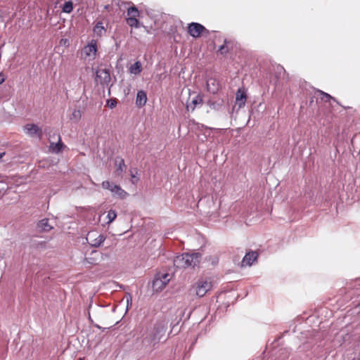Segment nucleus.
Segmentation results:
<instances>
[{
	"label": "nucleus",
	"instance_id": "obj_1",
	"mask_svg": "<svg viewBox=\"0 0 360 360\" xmlns=\"http://www.w3.org/2000/svg\"><path fill=\"white\" fill-rule=\"evenodd\" d=\"M201 254L198 252L183 253L174 259V265L177 268L194 267L200 263Z\"/></svg>",
	"mask_w": 360,
	"mask_h": 360
},
{
	"label": "nucleus",
	"instance_id": "obj_2",
	"mask_svg": "<svg viewBox=\"0 0 360 360\" xmlns=\"http://www.w3.org/2000/svg\"><path fill=\"white\" fill-rule=\"evenodd\" d=\"M172 276L168 273H158L152 283V288L154 291H162L170 281Z\"/></svg>",
	"mask_w": 360,
	"mask_h": 360
},
{
	"label": "nucleus",
	"instance_id": "obj_3",
	"mask_svg": "<svg viewBox=\"0 0 360 360\" xmlns=\"http://www.w3.org/2000/svg\"><path fill=\"white\" fill-rule=\"evenodd\" d=\"M195 295L199 297H202L207 292L212 290V283L207 278L199 279L193 285Z\"/></svg>",
	"mask_w": 360,
	"mask_h": 360
},
{
	"label": "nucleus",
	"instance_id": "obj_4",
	"mask_svg": "<svg viewBox=\"0 0 360 360\" xmlns=\"http://www.w3.org/2000/svg\"><path fill=\"white\" fill-rule=\"evenodd\" d=\"M102 187L104 189L109 190L113 194V195L117 196L120 199H124L128 195V193L120 186L114 184L109 181H103Z\"/></svg>",
	"mask_w": 360,
	"mask_h": 360
},
{
	"label": "nucleus",
	"instance_id": "obj_5",
	"mask_svg": "<svg viewBox=\"0 0 360 360\" xmlns=\"http://www.w3.org/2000/svg\"><path fill=\"white\" fill-rule=\"evenodd\" d=\"M111 77L109 70L106 68H98L96 72V82L102 86H108Z\"/></svg>",
	"mask_w": 360,
	"mask_h": 360
},
{
	"label": "nucleus",
	"instance_id": "obj_6",
	"mask_svg": "<svg viewBox=\"0 0 360 360\" xmlns=\"http://www.w3.org/2000/svg\"><path fill=\"white\" fill-rule=\"evenodd\" d=\"M89 244L92 247H100L105 241V236L96 231H90L86 238Z\"/></svg>",
	"mask_w": 360,
	"mask_h": 360
},
{
	"label": "nucleus",
	"instance_id": "obj_7",
	"mask_svg": "<svg viewBox=\"0 0 360 360\" xmlns=\"http://www.w3.org/2000/svg\"><path fill=\"white\" fill-rule=\"evenodd\" d=\"M202 98L199 94L189 92V98L186 102V110L188 111H193L198 105H202Z\"/></svg>",
	"mask_w": 360,
	"mask_h": 360
},
{
	"label": "nucleus",
	"instance_id": "obj_8",
	"mask_svg": "<svg viewBox=\"0 0 360 360\" xmlns=\"http://www.w3.org/2000/svg\"><path fill=\"white\" fill-rule=\"evenodd\" d=\"M96 52L97 41L95 39H91L83 49V53L85 57L89 58L90 60H94L95 58Z\"/></svg>",
	"mask_w": 360,
	"mask_h": 360
},
{
	"label": "nucleus",
	"instance_id": "obj_9",
	"mask_svg": "<svg viewBox=\"0 0 360 360\" xmlns=\"http://www.w3.org/2000/svg\"><path fill=\"white\" fill-rule=\"evenodd\" d=\"M205 30V27L198 22H191L188 25V32L194 38L199 37Z\"/></svg>",
	"mask_w": 360,
	"mask_h": 360
},
{
	"label": "nucleus",
	"instance_id": "obj_10",
	"mask_svg": "<svg viewBox=\"0 0 360 360\" xmlns=\"http://www.w3.org/2000/svg\"><path fill=\"white\" fill-rule=\"evenodd\" d=\"M23 130L26 134L32 137L37 136L41 138L42 136L41 129L34 124H27L24 127Z\"/></svg>",
	"mask_w": 360,
	"mask_h": 360
},
{
	"label": "nucleus",
	"instance_id": "obj_11",
	"mask_svg": "<svg viewBox=\"0 0 360 360\" xmlns=\"http://www.w3.org/2000/svg\"><path fill=\"white\" fill-rule=\"evenodd\" d=\"M246 101V92L243 89H238L236 94V104L238 106L239 108H241L245 106Z\"/></svg>",
	"mask_w": 360,
	"mask_h": 360
},
{
	"label": "nucleus",
	"instance_id": "obj_12",
	"mask_svg": "<svg viewBox=\"0 0 360 360\" xmlns=\"http://www.w3.org/2000/svg\"><path fill=\"white\" fill-rule=\"evenodd\" d=\"M257 257L258 254L257 252L251 251L246 253L242 260V266H251L257 259Z\"/></svg>",
	"mask_w": 360,
	"mask_h": 360
},
{
	"label": "nucleus",
	"instance_id": "obj_13",
	"mask_svg": "<svg viewBox=\"0 0 360 360\" xmlns=\"http://www.w3.org/2000/svg\"><path fill=\"white\" fill-rule=\"evenodd\" d=\"M58 142L54 143L50 141L49 150L54 153H59L62 151L63 148L65 146L61 141V137L60 135H56Z\"/></svg>",
	"mask_w": 360,
	"mask_h": 360
},
{
	"label": "nucleus",
	"instance_id": "obj_14",
	"mask_svg": "<svg viewBox=\"0 0 360 360\" xmlns=\"http://www.w3.org/2000/svg\"><path fill=\"white\" fill-rule=\"evenodd\" d=\"M101 253L97 250H93L88 257L85 259L86 262L91 265H96L99 262Z\"/></svg>",
	"mask_w": 360,
	"mask_h": 360
},
{
	"label": "nucleus",
	"instance_id": "obj_15",
	"mask_svg": "<svg viewBox=\"0 0 360 360\" xmlns=\"http://www.w3.org/2000/svg\"><path fill=\"white\" fill-rule=\"evenodd\" d=\"M115 166L117 167L116 169V174L118 176H122L123 173L126 170V165L124 163V161L122 158H117L115 160Z\"/></svg>",
	"mask_w": 360,
	"mask_h": 360
},
{
	"label": "nucleus",
	"instance_id": "obj_16",
	"mask_svg": "<svg viewBox=\"0 0 360 360\" xmlns=\"http://www.w3.org/2000/svg\"><path fill=\"white\" fill-rule=\"evenodd\" d=\"M146 101H147L146 93L143 90L139 91L136 94V105L138 107H143L146 105Z\"/></svg>",
	"mask_w": 360,
	"mask_h": 360
},
{
	"label": "nucleus",
	"instance_id": "obj_17",
	"mask_svg": "<svg viewBox=\"0 0 360 360\" xmlns=\"http://www.w3.org/2000/svg\"><path fill=\"white\" fill-rule=\"evenodd\" d=\"M94 34L97 37H101L106 32V29L102 22H97L93 28Z\"/></svg>",
	"mask_w": 360,
	"mask_h": 360
},
{
	"label": "nucleus",
	"instance_id": "obj_18",
	"mask_svg": "<svg viewBox=\"0 0 360 360\" xmlns=\"http://www.w3.org/2000/svg\"><path fill=\"white\" fill-rule=\"evenodd\" d=\"M207 89L210 93L215 94L219 89V84L214 79L210 78L207 81Z\"/></svg>",
	"mask_w": 360,
	"mask_h": 360
},
{
	"label": "nucleus",
	"instance_id": "obj_19",
	"mask_svg": "<svg viewBox=\"0 0 360 360\" xmlns=\"http://www.w3.org/2000/svg\"><path fill=\"white\" fill-rule=\"evenodd\" d=\"M129 71L132 75H137L140 74L142 71L141 63L140 61H136L129 67Z\"/></svg>",
	"mask_w": 360,
	"mask_h": 360
},
{
	"label": "nucleus",
	"instance_id": "obj_20",
	"mask_svg": "<svg viewBox=\"0 0 360 360\" xmlns=\"http://www.w3.org/2000/svg\"><path fill=\"white\" fill-rule=\"evenodd\" d=\"M37 226L42 231L46 232L49 231L53 229L52 226L49 224L48 219H43L41 221H39L37 224Z\"/></svg>",
	"mask_w": 360,
	"mask_h": 360
},
{
	"label": "nucleus",
	"instance_id": "obj_21",
	"mask_svg": "<svg viewBox=\"0 0 360 360\" xmlns=\"http://www.w3.org/2000/svg\"><path fill=\"white\" fill-rule=\"evenodd\" d=\"M127 15L129 18H137L139 15V11L135 6H131L127 9Z\"/></svg>",
	"mask_w": 360,
	"mask_h": 360
},
{
	"label": "nucleus",
	"instance_id": "obj_22",
	"mask_svg": "<svg viewBox=\"0 0 360 360\" xmlns=\"http://www.w3.org/2000/svg\"><path fill=\"white\" fill-rule=\"evenodd\" d=\"M62 10L64 13H70L73 10V4L71 1L65 2Z\"/></svg>",
	"mask_w": 360,
	"mask_h": 360
},
{
	"label": "nucleus",
	"instance_id": "obj_23",
	"mask_svg": "<svg viewBox=\"0 0 360 360\" xmlns=\"http://www.w3.org/2000/svg\"><path fill=\"white\" fill-rule=\"evenodd\" d=\"M81 117H82L81 111L79 110L75 109V110H73V111L70 117V119L71 120L77 122L80 120Z\"/></svg>",
	"mask_w": 360,
	"mask_h": 360
},
{
	"label": "nucleus",
	"instance_id": "obj_24",
	"mask_svg": "<svg viewBox=\"0 0 360 360\" xmlns=\"http://www.w3.org/2000/svg\"><path fill=\"white\" fill-rule=\"evenodd\" d=\"M127 24L131 27H139V20L137 18H127L126 19Z\"/></svg>",
	"mask_w": 360,
	"mask_h": 360
},
{
	"label": "nucleus",
	"instance_id": "obj_25",
	"mask_svg": "<svg viewBox=\"0 0 360 360\" xmlns=\"http://www.w3.org/2000/svg\"><path fill=\"white\" fill-rule=\"evenodd\" d=\"M117 217V213L115 210H110L108 211L107 214L108 221L107 224H109L112 223Z\"/></svg>",
	"mask_w": 360,
	"mask_h": 360
},
{
	"label": "nucleus",
	"instance_id": "obj_26",
	"mask_svg": "<svg viewBox=\"0 0 360 360\" xmlns=\"http://www.w3.org/2000/svg\"><path fill=\"white\" fill-rule=\"evenodd\" d=\"M319 93L322 95L321 99L326 102L329 101L330 100L335 101V98H333L330 95L323 91H319Z\"/></svg>",
	"mask_w": 360,
	"mask_h": 360
},
{
	"label": "nucleus",
	"instance_id": "obj_27",
	"mask_svg": "<svg viewBox=\"0 0 360 360\" xmlns=\"http://www.w3.org/2000/svg\"><path fill=\"white\" fill-rule=\"evenodd\" d=\"M136 174H137V172L134 173L131 170L130 171L131 182L133 184H136L139 181V178L136 176Z\"/></svg>",
	"mask_w": 360,
	"mask_h": 360
},
{
	"label": "nucleus",
	"instance_id": "obj_28",
	"mask_svg": "<svg viewBox=\"0 0 360 360\" xmlns=\"http://www.w3.org/2000/svg\"><path fill=\"white\" fill-rule=\"evenodd\" d=\"M149 341L153 345V346H154L159 342V339H157L155 336L150 338V340H148V338H145L143 340V343H145L146 342H149Z\"/></svg>",
	"mask_w": 360,
	"mask_h": 360
},
{
	"label": "nucleus",
	"instance_id": "obj_29",
	"mask_svg": "<svg viewBox=\"0 0 360 360\" xmlns=\"http://www.w3.org/2000/svg\"><path fill=\"white\" fill-rule=\"evenodd\" d=\"M132 305V297L131 295H128L127 297V309L126 311H128L129 309L131 307Z\"/></svg>",
	"mask_w": 360,
	"mask_h": 360
},
{
	"label": "nucleus",
	"instance_id": "obj_30",
	"mask_svg": "<svg viewBox=\"0 0 360 360\" xmlns=\"http://www.w3.org/2000/svg\"><path fill=\"white\" fill-rule=\"evenodd\" d=\"M116 104H117V102L115 100L111 99V100H108L107 101V105L110 108H115L116 106Z\"/></svg>",
	"mask_w": 360,
	"mask_h": 360
},
{
	"label": "nucleus",
	"instance_id": "obj_31",
	"mask_svg": "<svg viewBox=\"0 0 360 360\" xmlns=\"http://www.w3.org/2000/svg\"><path fill=\"white\" fill-rule=\"evenodd\" d=\"M56 135H60L59 134L53 133V135L49 134V141H51V139H57Z\"/></svg>",
	"mask_w": 360,
	"mask_h": 360
},
{
	"label": "nucleus",
	"instance_id": "obj_32",
	"mask_svg": "<svg viewBox=\"0 0 360 360\" xmlns=\"http://www.w3.org/2000/svg\"><path fill=\"white\" fill-rule=\"evenodd\" d=\"M5 81V77L2 73H0V84Z\"/></svg>",
	"mask_w": 360,
	"mask_h": 360
},
{
	"label": "nucleus",
	"instance_id": "obj_33",
	"mask_svg": "<svg viewBox=\"0 0 360 360\" xmlns=\"http://www.w3.org/2000/svg\"><path fill=\"white\" fill-rule=\"evenodd\" d=\"M224 49V46H221L219 49L220 51H222V50Z\"/></svg>",
	"mask_w": 360,
	"mask_h": 360
},
{
	"label": "nucleus",
	"instance_id": "obj_34",
	"mask_svg": "<svg viewBox=\"0 0 360 360\" xmlns=\"http://www.w3.org/2000/svg\"><path fill=\"white\" fill-rule=\"evenodd\" d=\"M357 360H360V358H359Z\"/></svg>",
	"mask_w": 360,
	"mask_h": 360
}]
</instances>
